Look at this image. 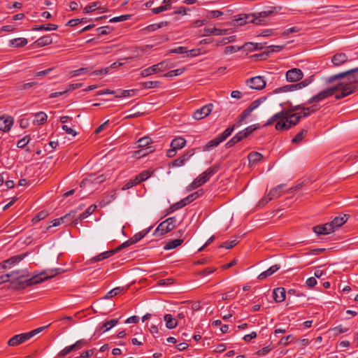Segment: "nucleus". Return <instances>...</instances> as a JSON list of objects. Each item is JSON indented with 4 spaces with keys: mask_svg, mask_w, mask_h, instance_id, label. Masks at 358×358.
I'll return each mask as SVG.
<instances>
[{
    "mask_svg": "<svg viewBox=\"0 0 358 358\" xmlns=\"http://www.w3.org/2000/svg\"><path fill=\"white\" fill-rule=\"evenodd\" d=\"M111 30H112V29L108 26L99 27L96 29V31L99 32V35L108 34V33H110L111 31Z\"/></svg>",
    "mask_w": 358,
    "mask_h": 358,
    "instance_id": "774afa93",
    "label": "nucleus"
},
{
    "mask_svg": "<svg viewBox=\"0 0 358 358\" xmlns=\"http://www.w3.org/2000/svg\"><path fill=\"white\" fill-rule=\"evenodd\" d=\"M152 143V139L149 136H144L138 139L136 142L138 148H144Z\"/></svg>",
    "mask_w": 358,
    "mask_h": 358,
    "instance_id": "37998d69",
    "label": "nucleus"
},
{
    "mask_svg": "<svg viewBox=\"0 0 358 358\" xmlns=\"http://www.w3.org/2000/svg\"><path fill=\"white\" fill-rule=\"evenodd\" d=\"M11 44L15 48L24 47L27 44V40L24 38H17L10 41Z\"/></svg>",
    "mask_w": 358,
    "mask_h": 358,
    "instance_id": "c03bdc74",
    "label": "nucleus"
},
{
    "mask_svg": "<svg viewBox=\"0 0 358 358\" xmlns=\"http://www.w3.org/2000/svg\"><path fill=\"white\" fill-rule=\"evenodd\" d=\"M313 230L317 235H326L334 231L333 227L329 222L324 224L316 225L313 228Z\"/></svg>",
    "mask_w": 358,
    "mask_h": 358,
    "instance_id": "a211bd4d",
    "label": "nucleus"
},
{
    "mask_svg": "<svg viewBox=\"0 0 358 358\" xmlns=\"http://www.w3.org/2000/svg\"><path fill=\"white\" fill-rule=\"evenodd\" d=\"M91 338L90 339H80L77 341L73 346L75 350H78L87 345L90 343Z\"/></svg>",
    "mask_w": 358,
    "mask_h": 358,
    "instance_id": "79ce46f5",
    "label": "nucleus"
},
{
    "mask_svg": "<svg viewBox=\"0 0 358 358\" xmlns=\"http://www.w3.org/2000/svg\"><path fill=\"white\" fill-rule=\"evenodd\" d=\"M313 81V76H311L301 82L299 83L298 85L300 86V89L307 87Z\"/></svg>",
    "mask_w": 358,
    "mask_h": 358,
    "instance_id": "e2e57ef3",
    "label": "nucleus"
},
{
    "mask_svg": "<svg viewBox=\"0 0 358 358\" xmlns=\"http://www.w3.org/2000/svg\"><path fill=\"white\" fill-rule=\"evenodd\" d=\"M58 27L56 24H43V25H35L32 30L34 31H51V30H56L57 29Z\"/></svg>",
    "mask_w": 358,
    "mask_h": 358,
    "instance_id": "473e14b6",
    "label": "nucleus"
},
{
    "mask_svg": "<svg viewBox=\"0 0 358 358\" xmlns=\"http://www.w3.org/2000/svg\"><path fill=\"white\" fill-rule=\"evenodd\" d=\"M48 116L44 112H38L34 114V124H43L46 122Z\"/></svg>",
    "mask_w": 358,
    "mask_h": 358,
    "instance_id": "2f4dec72",
    "label": "nucleus"
},
{
    "mask_svg": "<svg viewBox=\"0 0 358 358\" xmlns=\"http://www.w3.org/2000/svg\"><path fill=\"white\" fill-rule=\"evenodd\" d=\"M348 220V215H344L343 216L336 217L329 224L333 227V229L335 227H340L343 225Z\"/></svg>",
    "mask_w": 358,
    "mask_h": 358,
    "instance_id": "a878e982",
    "label": "nucleus"
},
{
    "mask_svg": "<svg viewBox=\"0 0 358 358\" xmlns=\"http://www.w3.org/2000/svg\"><path fill=\"white\" fill-rule=\"evenodd\" d=\"M124 287H117L111 289L108 292H107V294L103 296V299H107L113 297V296L120 294L121 292H124Z\"/></svg>",
    "mask_w": 358,
    "mask_h": 358,
    "instance_id": "58836bf2",
    "label": "nucleus"
},
{
    "mask_svg": "<svg viewBox=\"0 0 358 358\" xmlns=\"http://www.w3.org/2000/svg\"><path fill=\"white\" fill-rule=\"evenodd\" d=\"M185 71V68H180L170 71L164 75V77H174L181 75Z\"/></svg>",
    "mask_w": 358,
    "mask_h": 358,
    "instance_id": "a18cd8bd",
    "label": "nucleus"
},
{
    "mask_svg": "<svg viewBox=\"0 0 358 358\" xmlns=\"http://www.w3.org/2000/svg\"><path fill=\"white\" fill-rule=\"evenodd\" d=\"M29 141L30 137L29 136H26L17 141V146L19 148H23L29 143Z\"/></svg>",
    "mask_w": 358,
    "mask_h": 358,
    "instance_id": "864d4df0",
    "label": "nucleus"
},
{
    "mask_svg": "<svg viewBox=\"0 0 358 358\" xmlns=\"http://www.w3.org/2000/svg\"><path fill=\"white\" fill-rule=\"evenodd\" d=\"M50 324H48L46 327H42L37 328L34 330H32L27 333L17 334L13 336L8 341V345L9 346H17L20 344H22L27 341V340L32 338L34 336L39 334L41 332L43 329H45L46 327H49Z\"/></svg>",
    "mask_w": 358,
    "mask_h": 358,
    "instance_id": "20e7f679",
    "label": "nucleus"
},
{
    "mask_svg": "<svg viewBox=\"0 0 358 358\" xmlns=\"http://www.w3.org/2000/svg\"><path fill=\"white\" fill-rule=\"evenodd\" d=\"M89 71L88 68H80L77 70H74L70 72V75L71 77L78 76L81 74L86 73Z\"/></svg>",
    "mask_w": 358,
    "mask_h": 358,
    "instance_id": "6e6d98bb",
    "label": "nucleus"
},
{
    "mask_svg": "<svg viewBox=\"0 0 358 358\" xmlns=\"http://www.w3.org/2000/svg\"><path fill=\"white\" fill-rule=\"evenodd\" d=\"M176 219L174 217H171L166 219V220L161 222L159 226L156 228L154 235L155 236H162L165 234L172 231L176 228Z\"/></svg>",
    "mask_w": 358,
    "mask_h": 358,
    "instance_id": "39448f33",
    "label": "nucleus"
},
{
    "mask_svg": "<svg viewBox=\"0 0 358 358\" xmlns=\"http://www.w3.org/2000/svg\"><path fill=\"white\" fill-rule=\"evenodd\" d=\"M169 53L183 54L187 52V48L179 46L176 48L171 49L169 51Z\"/></svg>",
    "mask_w": 358,
    "mask_h": 358,
    "instance_id": "69168bd1",
    "label": "nucleus"
},
{
    "mask_svg": "<svg viewBox=\"0 0 358 358\" xmlns=\"http://www.w3.org/2000/svg\"><path fill=\"white\" fill-rule=\"evenodd\" d=\"M181 208H182V206L181 203H180V201L175 203L173 205H171L169 208L166 209V215H169V214L173 213L175 210L180 209Z\"/></svg>",
    "mask_w": 358,
    "mask_h": 358,
    "instance_id": "3c124183",
    "label": "nucleus"
},
{
    "mask_svg": "<svg viewBox=\"0 0 358 358\" xmlns=\"http://www.w3.org/2000/svg\"><path fill=\"white\" fill-rule=\"evenodd\" d=\"M284 185H279L277 187L271 189L267 196L263 198L260 201V203L264 205L267 203L268 201H271L274 198H278L281 195L280 189L284 187Z\"/></svg>",
    "mask_w": 358,
    "mask_h": 358,
    "instance_id": "2eb2a0df",
    "label": "nucleus"
},
{
    "mask_svg": "<svg viewBox=\"0 0 358 358\" xmlns=\"http://www.w3.org/2000/svg\"><path fill=\"white\" fill-rule=\"evenodd\" d=\"M263 158L262 154L258 152H251L249 153L248 156V159L249 161V164L250 166L256 165L259 163Z\"/></svg>",
    "mask_w": 358,
    "mask_h": 358,
    "instance_id": "5701e85b",
    "label": "nucleus"
},
{
    "mask_svg": "<svg viewBox=\"0 0 358 358\" xmlns=\"http://www.w3.org/2000/svg\"><path fill=\"white\" fill-rule=\"evenodd\" d=\"M241 48L235 45H229L224 48V52L226 55L231 54L238 51Z\"/></svg>",
    "mask_w": 358,
    "mask_h": 358,
    "instance_id": "680f3d73",
    "label": "nucleus"
},
{
    "mask_svg": "<svg viewBox=\"0 0 358 358\" xmlns=\"http://www.w3.org/2000/svg\"><path fill=\"white\" fill-rule=\"evenodd\" d=\"M303 73L300 69L293 68L286 72V80L290 83H295L301 80Z\"/></svg>",
    "mask_w": 358,
    "mask_h": 358,
    "instance_id": "4468645a",
    "label": "nucleus"
},
{
    "mask_svg": "<svg viewBox=\"0 0 358 358\" xmlns=\"http://www.w3.org/2000/svg\"><path fill=\"white\" fill-rule=\"evenodd\" d=\"M247 85L252 89L261 90L266 86V81L262 76H256L247 80Z\"/></svg>",
    "mask_w": 358,
    "mask_h": 358,
    "instance_id": "9b49d317",
    "label": "nucleus"
},
{
    "mask_svg": "<svg viewBox=\"0 0 358 358\" xmlns=\"http://www.w3.org/2000/svg\"><path fill=\"white\" fill-rule=\"evenodd\" d=\"M96 9L102 10V12H106L107 10L105 8H101V3L99 1L93 2L91 4L86 6L83 9L84 13H89L94 11Z\"/></svg>",
    "mask_w": 358,
    "mask_h": 358,
    "instance_id": "393cba45",
    "label": "nucleus"
},
{
    "mask_svg": "<svg viewBox=\"0 0 358 358\" xmlns=\"http://www.w3.org/2000/svg\"><path fill=\"white\" fill-rule=\"evenodd\" d=\"M164 321L166 322V327L169 329L176 328L178 325V322L176 319L173 318L171 314H166L164 315Z\"/></svg>",
    "mask_w": 358,
    "mask_h": 358,
    "instance_id": "c85d7f7f",
    "label": "nucleus"
},
{
    "mask_svg": "<svg viewBox=\"0 0 358 358\" xmlns=\"http://www.w3.org/2000/svg\"><path fill=\"white\" fill-rule=\"evenodd\" d=\"M336 92V87H335L334 86L330 88L325 89L324 90L319 92L317 94L309 99L306 104H311L315 102H320L328 97L331 96Z\"/></svg>",
    "mask_w": 358,
    "mask_h": 358,
    "instance_id": "1a4fd4ad",
    "label": "nucleus"
},
{
    "mask_svg": "<svg viewBox=\"0 0 358 358\" xmlns=\"http://www.w3.org/2000/svg\"><path fill=\"white\" fill-rule=\"evenodd\" d=\"M185 144H186V140L184 138L178 137V138H175L174 139L172 140L170 145L171 148H173L176 150H178V149H181L183 147H185Z\"/></svg>",
    "mask_w": 358,
    "mask_h": 358,
    "instance_id": "bb28decb",
    "label": "nucleus"
},
{
    "mask_svg": "<svg viewBox=\"0 0 358 358\" xmlns=\"http://www.w3.org/2000/svg\"><path fill=\"white\" fill-rule=\"evenodd\" d=\"M52 43V38L50 35L42 36L35 41V44L38 47H43Z\"/></svg>",
    "mask_w": 358,
    "mask_h": 358,
    "instance_id": "cd10ccee",
    "label": "nucleus"
},
{
    "mask_svg": "<svg viewBox=\"0 0 358 358\" xmlns=\"http://www.w3.org/2000/svg\"><path fill=\"white\" fill-rule=\"evenodd\" d=\"M261 103V99H257L252 102L250 106L245 109L242 113L238 117V124H242L243 122L250 115V113Z\"/></svg>",
    "mask_w": 358,
    "mask_h": 358,
    "instance_id": "9d476101",
    "label": "nucleus"
},
{
    "mask_svg": "<svg viewBox=\"0 0 358 358\" xmlns=\"http://www.w3.org/2000/svg\"><path fill=\"white\" fill-rule=\"evenodd\" d=\"M48 213L46 211H41L38 213L33 219L32 221L34 222L42 220L46 217Z\"/></svg>",
    "mask_w": 358,
    "mask_h": 358,
    "instance_id": "338daca9",
    "label": "nucleus"
},
{
    "mask_svg": "<svg viewBox=\"0 0 358 358\" xmlns=\"http://www.w3.org/2000/svg\"><path fill=\"white\" fill-rule=\"evenodd\" d=\"M273 299L278 302H282L285 300L286 291L284 287H277L273 291Z\"/></svg>",
    "mask_w": 358,
    "mask_h": 358,
    "instance_id": "aec40b11",
    "label": "nucleus"
},
{
    "mask_svg": "<svg viewBox=\"0 0 358 358\" xmlns=\"http://www.w3.org/2000/svg\"><path fill=\"white\" fill-rule=\"evenodd\" d=\"M195 153L194 149L187 150L184 155L178 157L176 160L171 162L172 166H182L187 161H188L192 156Z\"/></svg>",
    "mask_w": 358,
    "mask_h": 358,
    "instance_id": "dca6fc26",
    "label": "nucleus"
},
{
    "mask_svg": "<svg viewBox=\"0 0 358 358\" xmlns=\"http://www.w3.org/2000/svg\"><path fill=\"white\" fill-rule=\"evenodd\" d=\"M169 68L171 67L169 66L168 62L163 61L143 70L141 72V76L145 78L155 73L162 72Z\"/></svg>",
    "mask_w": 358,
    "mask_h": 358,
    "instance_id": "423d86ee",
    "label": "nucleus"
},
{
    "mask_svg": "<svg viewBox=\"0 0 358 358\" xmlns=\"http://www.w3.org/2000/svg\"><path fill=\"white\" fill-rule=\"evenodd\" d=\"M119 250H108V251H106V252H103L94 257H92L91 259H90V262H99L101 260H103V259H105L106 258H108L110 257H111L112 255H113L115 253H116L117 252H118Z\"/></svg>",
    "mask_w": 358,
    "mask_h": 358,
    "instance_id": "412c9836",
    "label": "nucleus"
},
{
    "mask_svg": "<svg viewBox=\"0 0 358 358\" xmlns=\"http://www.w3.org/2000/svg\"><path fill=\"white\" fill-rule=\"evenodd\" d=\"M241 124H238V119L236 120V123H234L233 125L228 127L221 134L218 135L220 140L225 141L234 131L235 128L240 127Z\"/></svg>",
    "mask_w": 358,
    "mask_h": 358,
    "instance_id": "4be33fe9",
    "label": "nucleus"
},
{
    "mask_svg": "<svg viewBox=\"0 0 358 358\" xmlns=\"http://www.w3.org/2000/svg\"><path fill=\"white\" fill-rule=\"evenodd\" d=\"M238 243V241L236 240V239H234V240H232L231 241H225L220 246V248H224L226 249H231L233 248L237 243Z\"/></svg>",
    "mask_w": 358,
    "mask_h": 358,
    "instance_id": "603ef678",
    "label": "nucleus"
},
{
    "mask_svg": "<svg viewBox=\"0 0 358 358\" xmlns=\"http://www.w3.org/2000/svg\"><path fill=\"white\" fill-rule=\"evenodd\" d=\"M72 351H75L73 345L66 346L59 352L58 356L59 357H64V356L67 355L68 354H69Z\"/></svg>",
    "mask_w": 358,
    "mask_h": 358,
    "instance_id": "4d7b16f0",
    "label": "nucleus"
},
{
    "mask_svg": "<svg viewBox=\"0 0 358 358\" xmlns=\"http://www.w3.org/2000/svg\"><path fill=\"white\" fill-rule=\"evenodd\" d=\"M155 150V149L152 148V147H148L145 150H140L135 152V155L136 157H141L145 156L148 155L149 153L152 152Z\"/></svg>",
    "mask_w": 358,
    "mask_h": 358,
    "instance_id": "de8ad7c7",
    "label": "nucleus"
},
{
    "mask_svg": "<svg viewBox=\"0 0 358 358\" xmlns=\"http://www.w3.org/2000/svg\"><path fill=\"white\" fill-rule=\"evenodd\" d=\"M222 141L220 140V137L217 136L216 138L208 141L203 148V151H208L212 148L217 146Z\"/></svg>",
    "mask_w": 358,
    "mask_h": 358,
    "instance_id": "72a5a7b5",
    "label": "nucleus"
},
{
    "mask_svg": "<svg viewBox=\"0 0 358 358\" xmlns=\"http://www.w3.org/2000/svg\"><path fill=\"white\" fill-rule=\"evenodd\" d=\"M25 256H26V255H23V254L15 255V256H13L10 258L3 261V262L7 266L14 265V264L21 262L24 258Z\"/></svg>",
    "mask_w": 358,
    "mask_h": 358,
    "instance_id": "7c9ffc66",
    "label": "nucleus"
},
{
    "mask_svg": "<svg viewBox=\"0 0 358 358\" xmlns=\"http://www.w3.org/2000/svg\"><path fill=\"white\" fill-rule=\"evenodd\" d=\"M300 89V86L298 85V83L296 84H292L285 85L282 87L276 89L274 92H287V91H294Z\"/></svg>",
    "mask_w": 358,
    "mask_h": 358,
    "instance_id": "a19ab883",
    "label": "nucleus"
},
{
    "mask_svg": "<svg viewBox=\"0 0 358 358\" xmlns=\"http://www.w3.org/2000/svg\"><path fill=\"white\" fill-rule=\"evenodd\" d=\"M236 24L238 26H243L247 23H254L256 24H264V20L262 19H259L255 17V14H245L241 13L238 15V18L236 19Z\"/></svg>",
    "mask_w": 358,
    "mask_h": 358,
    "instance_id": "0eeeda50",
    "label": "nucleus"
},
{
    "mask_svg": "<svg viewBox=\"0 0 358 358\" xmlns=\"http://www.w3.org/2000/svg\"><path fill=\"white\" fill-rule=\"evenodd\" d=\"M159 84V81H148L143 82L141 85L145 89H152L157 87Z\"/></svg>",
    "mask_w": 358,
    "mask_h": 358,
    "instance_id": "8fccbe9b",
    "label": "nucleus"
},
{
    "mask_svg": "<svg viewBox=\"0 0 358 358\" xmlns=\"http://www.w3.org/2000/svg\"><path fill=\"white\" fill-rule=\"evenodd\" d=\"M38 85L37 82H31L24 84L20 85L17 87L18 90H27L29 88Z\"/></svg>",
    "mask_w": 358,
    "mask_h": 358,
    "instance_id": "5fc2aeb1",
    "label": "nucleus"
},
{
    "mask_svg": "<svg viewBox=\"0 0 358 358\" xmlns=\"http://www.w3.org/2000/svg\"><path fill=\"white\" fill-rule=\"evenodd\" d=\"M307 129H301V131L297 133L296 136L292 139V143L294 144H298L304 138V137L307 135Z\"/></svg>",
    "mask_w": 358,
    "mask_h": 358,
    "instance_id": "c9c22d12",
    "label": "nucleus"
},
{
    "mask_svg": "<svg viewBox=\"0 0 358 358\" xmlns=\"http://www.w3.org/2000/svg\"><path fill=\"white\" fill-rule=\"evenodd\" d=\"M51 272H54L52 274L48 275L46 272H41V273L36 275L34 276H32L31 278H29L28 279H26L24 280H18L17 282L16 285L19 289H24L26 287L31 286L33 285H36L40 282H42L43 281L52 278L57 275L62 273L64 272L62 268H55L51 270Z\"/></svg>",
    "mask_w": 358,
    "mask_h": 358,
    "instance_id": "7ed1b4c3",
    "label": "nucleus"
},
{
    "mask_svg": "<svg viewBox=\"0 0 358 358\" xmlns=\"http://www.w3.org/2000/svg\"><path fill=\"white\" fill-rule=\"evenodd\" d=\"M96 208V206L91 205L83 213L80 214L78 220H82L87 218L90 215L93 213V212L95 210ZM77 220H78V219L76 220V221H77Z\"/></svg>",
    "mask_w": 358,
    "mask_h": 358,
    "instance_id": "e433bc0d",
    "label": "nucleus"
},
{
    "mask_svg": "<svg viewBox=\"0 0 358 358\" xmlns=\"http://www.w3.org/2000/svg\"><path fill=\"white\" fill-rule=\"evenodd\" d=\"M204 34L203 36H210V35H215V36H221L226 34L227 30V29H220L217 28H204L203 29Z\"/></svg>",
    "mask_w": 358,
    "mask_h": 358,
    "instance_id": "b1692460",
    "label": "nucleus"
},
{
    "mask_svg": "<svg viewBox=\"0 0 358 358\" xmlns=\"http://www.w3.org/2000/svg\"><path fill=\"white\" fill-rule=\"evenodd\" d=\"M301 31V28L299 27H292L283 31L282 35L287 36L290 34L296 33Z\"/></svg>",
    "mask_w": 358,
    "mask_h": 358,
    "instance_id": "0e129e2a",
    "label": "nucleus"
},
{
    "mask_svg": "<svg viewBox=\"0 0 358 358\" xmlns=\"http://www.w3.org/2000/svg\"><path fill=\"white\" fill-rule=\"evenodd\" d=\"M213 105L212 103L206 104L201 108L197 109L193 114L195 120H202L207 117L213 110Z\"/></svg>",
    "mask_w": 358,
    "mask_h": 358,
    "instance_id": "f8f14e48",
    "label": "nucleus"
},
{
    "mask_svg": "<svg viewBox=\"0 0 358 358\" xmlns=\"http://www.w3.org/2000/svg\"><path fill=\"white\" fill-rule=\"evenodd\" d=\"M289 108L274 114L263 127H268L275 122V128L278 131H287L296 125L299 121L316 111L315 106L304 107L303 104L292 106L288 102Z\"/></svg>",
    "mask_w": 358,
    "mask_h": 358,
    "instance_id": "f257e3e1",
    "label": "nucleus"
},
{
    "mask_svg": "<svg viewBox=\"0 0 358 358\" xmlns=\"http://www.w3.org/2000/svg\"><path fill=\"white\" fill-rule=\"evenodd\" d=\"M117 319H113L106 322L102 326V328H105V329L103 331L106 332V331L109 330L110 329L115 326L117 324Z\"/></svg>",
    "mask_w": 358,
    "mask_h": 358,
    "instance_id": "49530a36",
    "label": "nucleus"
},
{
    "mask_svg": "<svg viewBox=\"0 0 358 358\" xmlns=\"http://www.w3.org/2000/svg\"><path fill=\"white\" fill-rule=\"evenodd\" d=\"M14 122L13 117L9 115L0 116V130L9 131Z\"/></svg>",
    "mask_w": 358,
    "mask_h": 358,
    "instance_id": "f3484780",
    "label": "nucleus"
},
{
    "mask_svg": "<svg viewBox=\"0 0 358 358\" xmlns=\"http://www.w3.org/2000/svg\"><path fill=\"white\" fill-rule=\"evenodd\" d=\"M183 241L184 240L180 238L171 240L165 244V245L164 246V249L165 250H169L176 248L178 246L180 245L183 243Z\"/></svg>",
    "mask_w": 358,
    "mask_h": 358,
    "instance_id": "c756f323",
    "label": "nucleus"
},
{
    "mask_svg": "<svg viewBox=\"0 0 358 358\" xmlns=\"http://www.w3.org/2000/svg\"><path fill=\"white\" fill-rule=\"evenodd\" d=\"M266 43H247L246 45H249V49L250 50H262L264 48V45Z\"/></svg>",
    "mask_w": 358,
    "mask_h": 358,
    "instance_id": "09e8293b",
    "label": "nucleus"
},
{
    "mask_svg": "<svg viewBox=\"0 0 358 358\" xmlns=\"http://www.w3.org/2000/svg\"><path fill=\"white\" fill-rule=\"evenodd\" d=\"M273 13V10H264L262 12L258 13L257 14H255V17H258L259 19L267 17L271 14Z\"/></svg>",
    "mask_w": 358,
    "mask_h": 358,
    "instance_id": "052dcab7",
    "label": "nucleus"
},
{
    "mask_svg": "<svg viewBox=\"0 0 358 358\" xmlns=\"http://www.w3.org/2000/svg\"><path fill=\"white\" fill-rule=\"evenodd\" d=\"M348 61V57L343 52L336 53L331 57L334 66H341Z\"/></svg>",
    "mask_w": 358,
    "mask_h": 358,
    "instance_id": "6ab92c4d",
    "label": "nucleus"
},
{
    "mask_svg": "<svg viewBox=\"0 0 358 358\" xmlns=\"http://www.w3.org/2000/svg\"><path fill=\"white\" fill-rule=\"evenodd\" d=\"M134 94V91L133 90H119L115 91L114 94L116 98H122V97H128L133 96Z\"/></svg>",
    "mask_w": 358,
    "mask_h": 358,
    "instance_id": "4c0bfd02",
    "label": "nucleus"
},
{
    "mask_svg": "<svg viewBox=\"0 0 358 358\" xmlns=\"http://www.w3.org/2000/svg\"><path fill=\"white\" fill-rule=\"evenodd\" d=\"M152 227H148L147 229H143V231L136 234L134 236H133L131 238L125 241L124 243H122L120 246H118L116 248V250H121L128 246H130L134 243H136L140 240H141L143 237H145L148 232L150 231Z\"/></svg>",
    "mask_w": 358,
    "mask_h": 358,
    "instance_id": "6e6552de",
    "label": "nucleus"
},
{
    "mask_svg": "<svg viewBox=\"0 0 358 358\" xmlns=\"http://www.w3.org/2000/svg\"><path fill=\"white\" fill-rule=\"evenodd\" d=\"M346 78V81L339 82L334 85L336 91L340 92L335 95L336 99H341L352 94L357 87L358 84V67L334 75L328 78L329 83Z\"/></svg>",
    "mask_w": 358,
    "mask_h": 358,
    "instance_id": "f03ea898",
    "label": "nucleus"
},
{
    "mask_svg": "<svg viewBox=\"0 0 358 358\" xmlns=\"http://www.w3.org/2000/svg\"><path fill=\"white\" fill-rule=\"evenodd\" d=\"M152 173L153 171L145 170L137 175L135 178L136 179L137 182L140 183L148 179L152 175Z\"/></svg>",
    "mask_w": 358,
    "mask_h": 358,
    "instance_id": "f704fd0d",
    "label": "nucleus"
},
{
    "mask_svg": "<svg viewBox=\"0 0 358 358\" xmlns=\"http://www.w3.org/2000/svg\"><path fill=\"white\" fill-rule=\"evenodd\" d=\"M88 180H90V183L100 184L105 181L106 176L104 175L95 176L94 174H90L88 176Z\"/></svg>",
    "mask_w": 358,
    "mask_h": 358,
    "instance_id": "ea45409f",
    "label": "nucleus"
},
{
    "mask_svg": "<svg viewBox=\"0 0 358 358\" xmlns=\"http://www.w3.org/2000/svg\"><path fill=\"white\" fill-rule=\"evenodd\" d=\"M219 168V166H213L201 173L196 178L201 184V185L208 181L210 178L218 171Z\"/></svg>",
    "mask_w": 358,
    "mask_h": 358,
    "instance_id": "ddd939ff",
    "label": "nucleus"
},
{
    "mask_svg": "<svg viewBox=\"0 0 358 358\" xmlns=\"http://www.w3.org/2000/svg\"><path fill=\"white\" fill-rule=\"evenodd\" d=\"M276 52L275 50V45H270L266 48V51L262 52L260 55H256L255 57H264V59H265L269 53Z\"/></svg>",
    "mask_w": 358,
    "mask_h": 358,
    "instance_id": "bf43d9fd",
    "label": "nucleus"
},
{
    "mask_svg": "<svg viewBox=\"0 0 358 358\" xmlns=\"http://www.w3.org/2000/svg\"><path fill=\"white\" fill-rule=\"evenodd\" d=\"M131 17L130 15H122L119 17H115L110 20V22H122L129 20Z\"/></svg>",
    "mask_w": 358,
    "mask_h": 358,
    "instance_id": "13d9d810",
    "label": "nucleus"
}]
</instances>
